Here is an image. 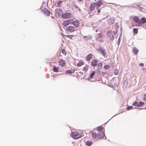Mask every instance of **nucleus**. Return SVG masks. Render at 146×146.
<instances>
[{
  "label": "nucleus",
  "instance_id": "1",
  "mask_svg": "<svg viewBox=\"0 0 146 146\" xmlns=\"http://www.w3.org/2000/svg\"><path fill=\"white\" fill-rule=\"evenodd\" d=\"M131 17L136 26L146 27V18L145 17H142L141 20L138 16H134Z\"/></svg>",
  "mask_w": 146,
  "mask_h": 146
},
{
  "label": "nucleus",
  "instance_id": "2",
  "mask_svg": "<svg viewBox=\"0 0 146 146\" xmlns=\"http://www.w3.org/2000/svg\"><path fill=\"white\" fill-rule=\"evenodd\" d=\"M71 136L75 139L80 138L82 137V135L78 132L74 131L72 133Z\"/></svg>",
  "mask_w": 146,
  "mask_h": 146
},
{
  "label": "nucleus",
  "instance_id": "3",
  "mask_svg": "<svg viewBox=\"0 0 146 146\" xmlns=\"http://www.w3.org/2000/svg\"><path fill=\"white\" fill-rule=\"evenodd\" d=\"M72 14L70 13H66L62 14L61 17L62 19H66L70 18L71 17Z\"/></svg>",
  "mask_w": 146,
  "mask_h": 146
},
{
  "label": "nucleus",
  "instance_id": "4",
  "mask_svg": "<svg viewBox=\"0 0 146 146\" xmlns=\"http://www.w3.org/2000/svg\"><path fill=\"white\" fill-rule=\"evenodd\" d=\"M62 12V10L61 9H56L55 10V14L56 17H59L61 15Z\"/></svg>",
  "mask_w": 146,
  "mask_h": 146
},
{
  "label": "nucleus",
  "instance_id": "5",
  "mask_svg": "<svg viewBox=\"0 0 146 146\" xmlns=\"http://www.w3.org/2000/svg\"><path fill=\"white\" fill-rule=\"evenodd\" d=\"M72 19L67 20L65 21L63 23V25L64 27L67 26L69 23L72 22Z\"/></svg>",
  "mask_w": 146,
  "mask_h": 146
},
{
  "label": "nucleus",
  "instance_id": "6",
  "mask_svg": "<svg viewBox=\"0 0 146 146\" xmlns=\"http://www.w3.org/2000/svg\"><path fill=\"white\" fill-rule=\"evenodd\" d=\"M114 18L113 17H111L107 20L106 22L110 25H111L114 23Z\"/></svg>",
  "mask_w": 146,
  "mask_h": 146
},
{
  "label": "nucleus",
  "instance_id": "7",
  "mask_svg": "<svg viewBox=\"0 0 146 146\" xmlns=\"http://www.w3.org/2000/svg\"><path fill=\"white\" fill-rule=\"evenodd\" d=\"M104 135L105 134L103 131L100 132L99 133H98L97 138L99 139L103 138L104 137Z\"/></svg>",
  "mask_w": 146,
  "mask_h": 146
},
{
  "label": "nucleus",
  "instance_id": "8",
  "mask_svg": "<svg viewBox=\"0 0 146 146\" xmlns=\"http://www.w3.org/2000/svg\"><path fill=\"white\" fill-rule=\"evenodd\" d=\"M59 65L61 66L64 67L66 66L65 61L62 59H60L59 60Z\"/></svg>",
  "mask_w": 146,
  "mask_h": 146
},
{
  "label": "nucleus",
  "instance_id": "9",
  "mask_svg": "<svg viewBox=\"0 0 146 146\" xmlns=\"http://www.w3.org/2000/svg\"><path fill=\"white\" fill-rule=\"evenodd\" d=\"M98 62V60L97 59H95L93 60L91 62V65L92 66L95 67L96 65H97Z\"/></svg>",
  "mask_w": 146,
  "mask_h": 146
},
{
  "label": "nucleus",
  "instance_id": "10",
  "mask_svg": "<svg viewBox=\"0 0 146 146\" xmlns=\"http://www.w3.org/2000/svg\"><path fill=\"white\" fill-rule=\"evenodd\" d=\"M96 3H93L91 4L90 6V11H93L95 6Z\"/></svg>",
  "mask_w": 146,
  "mask_h": 146
},
{
  "label": "nucleus",
  "instance_id": "11",
  "mask_svg": "<svg viewBox=\"0 0 146 146\" xmlns=\"http://www.w3.org/2000/svg\"><path fill=\"white\" fill-rule=\"evenodd\" d=\"M92 57V54H88L86 57V60L88 61L90 60Z\"/></svg>",
  "mask_w": 146,
  "mask_h": 146
},
{
  "label": "nucleus",
  "instance_id": "12",
  "mask_svg": "<svg viewBox=\"0 0 146 146\" xmlns=\"http://www.w3.org/2000/svg\"><path fill=\"white\" fill-rule=\"evenodd\" d=\"M73 24L76 27H77L79 26V23L77 20L73 22Z\"/></svg>",
  "mask_w": 146,
  "mask_h": 146
},
{
  "label": "nucleus",
  "instance_id": "13",
  "mask_svg": "<svg viewBox=\"0 0 146 146\" xmlns=\"http://www.w3.org/2000/svg\"><path fill=\"white\" fill-rule=\"evenodd\" d=\"M75 72L74 69L68 70L66 71V73L67 74L74 73Z\"/></svg>",
  "mask_w": 146,
  "mask_h": 146
},
{
  "label": "nucleus",
  "instance_id": "14",
  "mask_svg": "<svg viewBox=\"0 0 146 146\" xmlns=\"http://www.w3.org/2000/svg\"><path fill=\"white\" fill-rule=\"evenodd\" d=\"M43 12L44 13L47 15H49L50 13V12L46 8H45L43 10Z\"/></svg>",
  "mask_w": 146,
  "mask_h": 146
},
{
  "label": "nucleus",
  "instance_id": "15",
  "mask_svg": "<svg viewBox=\"0 0 146 146\" xmlns=\"http://www.w3.org/2000/svg\"><path fill=\"white\" fill-rule=\"evenodd\" d=\"M84 64V62L83 61H79L78 63L77 64V66L78 67H80Z\"/></svg>",
  "mask_w": 146,
  "mask_h": 146
},
{
  "label": "nucleus",
  "instance_id": "16",
  "mask_svg": "<svg viewBox=\"0 0 146 146\" xmlns=\"http://www.w3.org/2000/svg\"><path fill=\"white\" fill-rule=\"evenodd\" d=\"M92 137L94 139H96L97 137V135L95 132H93L92 135Z\"/></svg>",
  "mask_w": 146,
  "mask_h": 146
},
{
  "label": "nucleus",
  "instance_id": "17",
  "mask_svg": "<svg viewBox=\"0 0 146 146\" xmlns=\"http://www.w3.org/2000/svg\"><path fill=\"white\" fill-rule=\"evenodd\" d=\"M93 144V142L92 141H88L86 143V145L88 146H90Z\"/></svg>",
  "mask_w": 146,
  "mask_h": 146
},
{
  "label": "nucleus",
  "instance_id": "18",
  "mask_svg": "<svg viewBox=\"0 0 146 146\" xmlns=\"http://www.w3.org/2000/svg\"><path fill=\"white\" fill-rule=\"evenodd\" d=\"M66 30L69 32H72L75 31V28H66Z\"/></svg>",
  "mask_w": 146,
  "mask_h": 146
},
{
  "label": "nucleus",
  "instance_id": "19",
  "mask_svg": "<svg viewBox=\"0 0 146 146\" xmlns=\"http://www.w3.org/2000/svg\"><path fill=\"white\" fill-rule=\"evenodd\" d=\"M99 50L101 52L102 54L104 56L106 55V51L104 49H99Z\"/></svg>",
  "mask_w": 146,
  "mask_h": 146
},
{
  "label": "nucleus",
  "instance_id": "20",
  "mask_svg": "<svg viewBox=\"0 0 146 146\" xmlns=\"http://www.w3.org/2000/svg\"><path fill=\"white\" fill-rule=\"evenodd\" d=\"M97 66L98 67L99 69H101L102 67L103 64L102 62H100L98 63L97 65Z\"/></svg>",
  "mask_w": 146,
  "mask_h": 146
},
{
  "label": "nucleus",
  "instance_id": "21",
  "mask_svg": "<svg viewBox=\"0 0 146 146\" xmlns=\"http://www.w3.org/2000/svg\"><path fill=\"white\" fill-rule=\"evenodd\" d=\"M88 66L87 65L86 66L83 67V71L85 72H86L88 69Z\"/></svg>",
  "mask_w": 146,
  "mask_h": 146
},
{
  "label": "nucleus",
  "instance_id": "22",
  "mask_svg": "<svg viewBox=\"0 0 146 146\" xmlns=\"http://www.w3.org/2000/svg\"><path fill=\"white\" fill-rule=\"evenodd\" d=\"M103 129V127L102 126H99L97 127V130L100 132H102V130Z\"/></svg>",
  "mask_w": 146,
  "mask_h": 146
},
{
  "label": "nucleus",
  "instance_id": "23",
  "mask_svg": "<svg viewBox=\"0 0 146 146\" xmlns=\"http://www.w3.org/2000/svg\"><path fill=\"white\" fill-rule=\"evenodd\" d=\"M139 50L136 48L135 47L133 49V53L135 54H136L138 52Z\"/></svg>",
  "mask_w": 146,
  "mask_h": 146
},
{
  "label": "nucleus",
  "instance_id": "24",
  "mask_svg": "<svg viewBox=\"0 0 146 146\" xmlns=\"http://www.w3.org/2000/svg\"><path fill=\"white\" fill-rule=\"evenodd\" d=\"M102 3V2L101 1H98L97 2V3H96V6H97V7H99L100 6Z\"/></svg>",
  "mask_w": 146,
  "mask_h": 146
},
{
  "label": "nucleus",
  "instance_id": "25",
  "mask_svg": "<svg viewBox=\"0 0 146 146\" xmlns=\"http://www.w3.org/2000/svg\"><path fill=\"white\" fill-rule=\"evenodd\" d=\"M144 104V103L141 102H138V107H140L143 106Z\"/></svg>",
  "mask_w": 146,
  "mask_h": 146
},
{
  "label": "nucleus",
  "instance_id": "26",
  "mask_svg": "<svg viewBox=\"0 0 146 146\" xmlns=\"http://www.w3.org/2000/svg\"><path fill=\"white\" fill-rule=\"evenodd\" d=\"M62 53L64 55H66L67 53L64 49H62L61 50Z\"/></svg>",
  "mask_w": 146,
  "mask_h": 146
},
{
  "label": "nucleus",
  "instance_id": "27",
  "mask_svg": "<svg viewBox=\"0 0 146 146\" xmlns=\"http://www.w3.org/2000/svg\"><path fill=\"white\" fill-rule=\"evenodd\" d=\"M132 105L134 106H137L138 107V102L136 101H135L132 104Z\"/></svg>",
  "mask_w": 146,
  "mask_h": 146
},
{
  "label": "nucleus",
  "instance_id": "28",
  "mask_svg": "<svg viewBox=\"0 0 146 146\" xmlns=\"http://www.w3.org/2000/svg\"><path fill=\"white\" fill-rule=\"evenodd\" d=\"M83 74V72H81V71H79L77 72V76L78 77H80Z\"/></svg>",
  "mask_w": 146,
  "mask_h": 146
},
{
  "label": "nucleus",
  "instance_id": "29",
  "mask_svg": "<svg viewBox=\"0 0 146 146\" xmlns=\"http://www.w3.org/2000/svg\"><path fill=\"white\" fill-rule=\"evenodd\" d=\"M53 69V70L54 72H57L58 71V69L57 67L54 66Z\"/></svg>",
  "mask_w": 146,
  "mask_h": 146
},
{
  "label": "nucleus",
  "instance_id": "30",
  "mask_svg": "<svg viewBox=\"0 0 146 146\" xmlns=\"http://www.w3.org/2000/svg\"><path fill=\"white\" fill-rule=\"evenodd\" d=\"M95 74V71L91 73L90 76V78L92 79V78L94 76V75Z\"/></svg>",
  "mask_w": 146,
  "mask_h": 146
},
{
  "label": "nucleus",
  "instance_id": "31",
  "mask_svg": "<svg viewBox=\"0 0 146 146\" xmlns=\"http://www.w3.org/2000/svg\"><path fill=\"white\" fill-rule=\"evenodd\" d=\"M104 67L105 69H108L110 68V66L109 65L106 64L104 66Z\"/></svg>",
  "mask_w": 146,
  "mask_h": 146
},
{
  "label": "nucleus",
  "instance_id": "32",
  "mask_svg": "<svg viewBox=\"0 0 146 146\" xmlns=\"http://www.w3.org/2000/svg\"><path fill=\"white\" fill-rule=\"evenodd\" d=\"M133 32L134 34L137 33L138 32V30L137 29L134 28L133 29Z\"/></svg>",
  "mask_w": 146,
  "mask_h": 146
},
{
  "label": "nucleus",
  "instance_id": "33",
  "mask_svg": "<svg viewBox=\"0 0 146 146\" xmlns=\"http://www.w3.org/2000/svg\"><path fill=\"white\" fill-rule=\"evenodd\" d=\"M107 35L108 36H109V35H111V36H112L111 38H113V36L111 33L108 32L107 34ZM112 39L113 40V38Z\"/></svg>",
  "mask_w": 146,
  "mask_h": 146
},
{
  "label": "nucleus",
  "instance_id": "34",
  "mask_svg": "<svg viewBox=\"0 0 146 146\" xmlns=\"http://www.w3.org/2000/svg\"><path fill=\"white\" fill-rule=\"evenodd\" d=\"M73 7H74V8L75 9L76 11L78 10V9H79V8L76 5H75L74 4H73Z\"/></svg>",
  "mask_w": 146,
  "mask_h": 146
},
{
  "label": "nucleus",
  "instance_id": "35",
  "mask_svg": "<svg viewBox=\"0 0 146 146\" xmlns=\"http://www.w3.org/2000/svg\"><path fill=\"white\" fill-rule=\"evenodd\" d=\"M62 1H58L57 3V6L58 7H60V5L62 3Z\"/></svg>",
  "mask_w": 146,
  "mask_h": 146
},
{
  "label": "nucleus",
  "instance_id": "36",
  "mask_svg": "<svg viewBox=\"0 0 146 146\" xmlns=\"http://www.w3.org/2000/svg\"><path fill=\"white\" fill-rule=\"evenodd\" d=\"M103 36L102 35L101 33H99L98 35V38H101Z\"/></svg>",
  "mask_w": 146,
  "mask_h": 146
},
{
  "label": "nucleus",
  "instance_id": "37",
  "mask_svg": "<svg viewBox=\"0 0 146 146\" xmlns=\"http://www.w3.org/2000/svg\"><path fill=\"white\" fill-rule=\"evenodd\" d=\"M143 100L144 101H146V94H145L144 95Z\"/></svg>",
  "mask_w": 146,
  "mask_h": 146
},
{
  "label": "nucleus",
  "instance_id": "38",
  "mask_svg": "<svg viewBox=\"0 0 146 146\" xmlns=\"http://www.w3.org/2000/svg\"><path fill=\"white\" fill-rule=\"evenodd\" d=\"M114 73L115 75H117V74H118V71H117V70H115L114 72Z\"/></svg>",
  "mask_w": 146,
  "mask_h": 146
},
{
  "label": "nucleus",
  "instance_id": "39",
  "mask_svg": "<svg viewBox=\"0 0 146 146\" xmlns=\"http://www.w3.org/2000/svg\"><path fill=\"white\" fill-rule=\"evenodd\" d=\"M133 107L132 106L129 107L127 108V110H131L132 109V108Z\"/></svg>",
  "mask_w": 146,
  "mask_h": 146
},
{
  "label": "nucleus",
  "instance_id": "40",
  "mask_svg": "<svg viewBox=\"0 0 146 146\" xmlns=\"http://www.w3.org/2000/svg\"><path fill=\"white\" fill-rule=\"evenodd\" d=\"M72 36H72L68 35L67 36H66L70 39H72Z\"/></svg>",
  "mask_w": 146,
  "mask_h": 146
},
{
  "label": "nucleus",
  "instance_id": "41",
  "mask_svg": "<svg viewBox=\"0 0 146 146\" xmlns=\"http://www.w3.org/2000/svg\"><path fill=\"white\" fill-rule=\"evenodd\" d=\"M119 26L118 25V23H117L116 24V27H119Z\"/></svg>",
  "mask_w": 146,
  "mask_h": 146
},
{
  "label": "nucleus",
  "instance_id": "42",
  "mask_svg": "<svg viewBox=\"0 0 146 146\" xmlns=\"http://www.w3.org/2000/svg\"><path fill=\"white\" fill-rule=\"evenodd\" d=\"M139 65L140 66H144V64L143 63H140L139 64Z\"/></svg>",
  "mask_w": 146,
  "mask_h": 146
},
{
  "label": "nucleus",
  "instance_id": "43",
  "mask_svg": "<svg viewBox=\"0 0 146 146\" xmlns=\"http://www.w3.org/2000/svg\"><path fill=\"white\" fill-rule=\"evenodd\" d=\"M138 8L140 10V11H142V9H143V8L142 7H140L139 6H138Z\"/></svg>",
  "mask_w": 146,
  "mask_h": 146
},
{
  "label": "nucleus",
  "instance_id": "44",
  "mask_svg": "<svg viewBox=\"0 0 146 146\" xmlns=\"http://www.w3.org/2000/svg\"><path fill=\"white\" fill-rule=\"evenodd\" d=\"M98 14H98L100 12V9H99L98 10Z\"/></svg>",
  "mask_w": 146,
  "mask_h": 146
},
{
  "label": "nucleus",
  "instance_id": "45",
  "mask_svg": "<svg viewBox=\"0 0 146 146\" xmlns=\"http://www.w3.org/2000/svg\"><path fill=\"white\" fill-rule=\"evenodd\" d=\"M100 42H103V41L102 40H100Z\"/></svg>",
  "mask_w": 146,
  "mask_h": 146
},
{
  "label": "nucleus",
  "instance_id": "46",
  "mask_svg": "<svg viewBox=\"0 0 146 146\" xmlns=\"http://www.w3.org/2000/svg\"><path fill=\"white\" fill-rule=\"evenodd\" d=\"M69 27V28H70V27H73V26H69L68 27Z\"/></svg>",
  "mask_w": 146,
  "mask_h": 146
},
{
  "label": "nucleus",
  "instance_id": "47",
  "mask_svg": "<svg viewBox=\"0 0 146 146\" xmlns=\"http://www.w3.org/2000/svg\"><path fill=\"white\" fill-rule=\"evenodd\" d=\"M78 10L79 11H81L80 9H79H79H78Z\"/></svg>",
  "mask_w": 146,
  "mask_h": 146
},
{
  "label": "nucleus",
  "instance_id": "48",
  "mask_svg": "<svg viewBox=\"0 0 146 146\" xmlns=\"http://www.w3.org/2000/svg\"><path fill=\"white\" fill-rule=\"evenodd\" d=\"M78 0L79 1H82V0Z\"/></svg>",
  "mask_w": 146,
  "mask_h": 146
},
{
  "label": "nucleus",
  "instance_id": "49",
  "mask_svg": "<svg viewBox=\"0 0 146 146\" xmlns=\"http://www.w3.org/2000/svg\"><path fill=\"white\" fill-rule=\"evenodd\" d=\"M92 27L94 28V27Z\"/></svg>",
  "mask_w": 146,
  "mask_h": 146
}]
</instances>
